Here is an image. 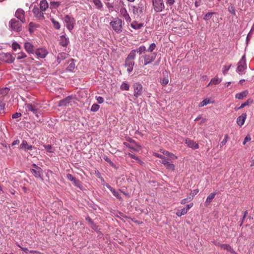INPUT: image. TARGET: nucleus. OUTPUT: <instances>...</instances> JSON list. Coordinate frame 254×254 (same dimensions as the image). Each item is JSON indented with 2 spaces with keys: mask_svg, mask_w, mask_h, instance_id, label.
Here are the masks:
<instances>
[{
  "mask_svg": "<svg viewBox=\"0 0 254 254\" xmlns=\"http://www.w3.org/2000/svg\"><path fill=\"white\" fill-rule=\"evenodd\" d=\"M34 16L39 19L42 20L44 18V14L42 11L38 7H34L32 10Z\"/></svg>",
  "mask_w": 254,
  "mask_h": 254,
  "instance_id": "obj_14",
  "label": "nucleus"
},
{
  "mask_svg": "<svg viewBox=\"0 0 254 254\" xmlns=\"http://www.w3.org/2000/svg\"><path fill=\"white\" fill-rule=\"evenodd\" d=\"M190 200H191L190 197L189 198H184V199L182 200L181 203L182 204H185L186 203L188 202H189Z\"/></svg>",
  "mask_w": 254,
  "mask_h": 254,
  "instance_id": "obj_61",
  "label": "nucleus"
},
{
  "mask_svg": "<svg viewBox=\"0 0 254 254\" xmlns=\"http://www.w3.org/2000/svg\"><path fill=\"white\" fill-rule=\"evenodd\" d=\"M29 252L30 253H31L32 254H42L41 253H40L38 251H30Z\"/></svg>",
  "mask_w": 254,
  "mask_h": 254,
  "instance_id": "obj_64",
  "label": "nucleus"
},
{
  "mask_svg": "<svg viewBox=\"0 0 254 254\" xmlns=\"http://www.w3.org/2000/svg\"><path fill=\"white\" fill-rule=\"evenodd\" d=\"M220 247L221 249L225 250L232 254H236V253L234 249L228 244L220 245Z\"/></svg>",
  "mask_w": 254,
  "mask_h": 254,
  "instance_id": "obj_25",
  "label": "nucleus"
},
{
  "mask_svg": "<svg viewBox=\"0 0 254 254\" xmlns=\"http://www.w3.org/2000/svg\"><path fill=\"white\" fill-rule=\"evenodd\" d=\"M214 12H208L203 17V19L205 21L209 20L211 18L213 14H214Z\"/></svg>",
  "mask_w": 254,
  "mask_h": 254,
  "instance_id": "obj_44",
  "label": "nucleus"
},
{
  "mask_svg": "<svg viewBox=\"0 0 254 254\" xmlns=\"http://www.w3.org/2000/svg\"><path fill=\"white\" fill-rule=\"evenodd\" d=\"M130 26L134 29L138 30L140 29L141 27H143V24L138 23L136 21H133L132 23H131Z\"/></svg>",
  "mask_w": 254,
  "mask_h": 254,
  "instance_id": "obj_31",
  "label": "nucleus"
},
{
  "mask_svg": "<svg viewBox=\"0 0 254 254\" xmlns=\"http://www.w3.org/2000/svg\"><path fill=\"white\" fill-rule=\"evenodd\" d=\"M93 2L97 9H103V5L100 0H93Z\"/></svg>",
  "mask_w": 254,
  "mask_h": 254,
  "instance_id": "obj_32",
  "label": "nucleus"
},
{
  "mask_svg": "<svg viewBox=\"0 0 254 254\" xmlns=\"http://www.w3.org/2000/svg\"><path fill=\"white\" fill-rule=\"evenodd\" d=\"M30 171L35 178L40 179L42 180H43L42 175L43 171L41 168H37V169H30Z\"/></svg>",
  "mask_w": 254,
  "mask_h": 254,
  "instance_id": "obj_11",
  "label": "nucleus"
},
{
  "mask_svg": "<svg viewBox=\"0 0 254 254\" xmlns=\"http://www.w3.org/2000/svg\"><path fill=\"white\" fill-rule=\"evenodd\" d=\"M132 10L134 14L137 16H141L146 10L145 1L140 0L136 5L132 6Z\"/></svg>",
  "mask_w": 254,
  "mask_h": 254,
  "instance_id": "obj_2",
  "label": "nucleus"
},
{
  "mask_svg": "<svg viewBox=\"0 0 254 254\" xmlns=\"http://www.w3.org/2000/svg\"><path fill=\"white\" fill-rule=\"evenodd\" d=\"M152 7L155 12H161L165 9V6L163 0H151Z\"/></svg>",
  "mask_w": 254,
  "mask_h": 254,
  "instance_id": "obj_4",
  "label": "nucleus"
},
{
  "mask_svg": "<svg viewBox=\"0 0 254 254\" xmlns=\"http://www.w3.org/2000/svg\"><path fill=\"white\" fill-rule=\"evenodd\" d=\"M75 67V64L74 62V60L71 59L68 63V66L66 67V70L69 71H72L74 70Z\"/></svg>",
  "mask_w": 254,
  "mask_h": 254,
  "instance_id": "obj_28",
  "label": "nucleus"
},
{
  "mask_svg": "<svg viewBox=\"0 0 254 254\" xmlns=\"http://www.w3.org/2000/svg\"><path fill=\"white\" fill-rule=\"evenodd\" d=\"M134 64V62L133 61L128 59L126 60L125 66L127 67V71L128 73H130L132 71Z\"/></svg>",
  "mask_w": 254,
  "mask_h": 254,
  "instance_id": "obj_20",
  "label": "nucleus"
},
{
  "mask_svg": "<svg viewBox=\"0 0 254 254\" xmlns=\"http://www.w3.org/2000/svg\"><path fill=\"white\" fill-rule=\"evenodd\" d=\"M15 60V58L10 53H0V61L7 64H12Z\"/></svg>",
  "mask_w": 254,
  "mask_h": 254,
  "instance_id": "obj_7",
  "label": "nucleus"
},
{
  "mask_svg": "<svg viewBox=\"0 0 254 254\" xmlns=\"http://www.w3.org/2000/svg\"><path fill=\"white\" fill-rule=\"evenodd\" d=\"M251 139V137L250 135H247L244 139V141L243 142V144L245 145L247 142L250 141Z\"/></svg>",
  "mask_w": 254,
  "mask_h": 254,
  "instance_id": "obj_58",
  "label": "nucleus"
},
{
  "mask_svg": "<svg viewBox=\"0 0 254 254\" xmlns=\"http://www.w3.org/2000/svg\"><path fill=\"white\" fill-rule=\"evenodd\" d=\"M253 103V100L249 99L246 102L242 103L240 106V108H244L246 106L249 105L250 104Z\"/></svg>",
  "mask_w": 254,
  "mask_h": 254,
  "instance_id": "obj_48",
  "label": "nucleus"
},
{
  "mask_svg": "<svg viewBox=\"0 0 254 254\" xmlns=\"http://www.w3.org/2000/svg\"><path fill=\"white\" fill-rule=\"evenodd\" d=\"M104 159L108 163H109L111 166L114 167L115 166V164L109 158H108L107 157H106L105 158H104Z\"/></svg>",
  "mask_w": 254,
  "mask_h": 254,
  "instance_id": "obj_56",
  "label": "nucleus"
},
{
  "mask_svg": "<svg viewBox=\"0 0 254 254\" xmlns=\"http://www.w3.org/2000/svg\"><path fill=\"white\" fill-rule=\"evenodd\" d=\"M73 98L70 97L68 96L65 98L64 100H61L59 102V106H67L69 105H71V102L72 101Z\"/></svg>",
  "mask_w": 254,
  "mask_h": 254,
  "instance_id": "obj_16",
  "label": "nucleus"
},
{
  "mask_svg": "<svg viewBox=\"0 0 254 254\" xmlns=\"http://www.w3.org/2000/svg\"><path fill=\"white\" fill-rule=\"evenodd\" d=\"M100 106L97 104H94L92 105L91 108V111L92 112H97L99 109Z\"/></svg>",
  "mask_w": 254,
  "mask_h": 254,
  "instance_id": "obj_47",
  "label": "nucleus"
},
{
  "mask_svg": "<svg viewBox=\"0 0 254 254\" xmlns=\"http://www.w3.org/2000/svg\"><path fill=\"white\" fill-rule=\"evenodd\" d=\"M66 178L68 180L71 182H72L73 180L75 178L70 174H67L66 175Z\"/></svg>",
  "mask_w": 254,
  "mask_h": 254,
  "instance_id": "obj_57",
  "label": "nucleus"
},
{
  "mask_svg": "<svg viewBox=\"0 0 254 254\" xmlns=\"http://www.w3.org/2000/svg\"><path fill=\"white\" fill-rule=\"evenodd\" d=\"M51 21L53 24L54 27L57 29H59L61 27V25L59 22L56 21L54 19H51Z\"/></svg>",
  "mask_w": 254,
  "mask_h": 254,
  "instance_id": "obj_42",
  "label": "nucleus"
},
{
  "mask_svg": "<svg viewBox=\"0 0 254 254\" xmlns=\"http://www.w3.org/2000/svg\"><path fill=\"white\" fill-rule=\"evenodd\" d=\"M231 66V64L225 65L223 67L222 72L224 75H226Z\"/></svg>",
  "mask_w": 254,
  "mask_h": 254,
  "instance_id": "obj_45",
  "label": "nucleus"
},
{
  "mask_svg": "<svg viewBox=\"0 0 254 254\" xmlns=\"http://www.w3.org/2000/svg\"><path fill=\"white\" fill-rule=\"evenodd\" d=\"M166 74H167V77L165 76L163 78H160V80H159L161 84L163 86H165L166 85H167L169 81V78L168 77L167 72H166Z\"/></svg>",
  "mask_w": 254,
  "mask_h": 254,
  "instance_id": "obj_35",
  "label": "nucleus"
},
{
  "mask_svg": "<svg viewBox=\"0 0 254 254\" xmlns=\"http://www.w3.org/2000/svg\"><path fill=\"white\" fill-rule=\"evenodd\" d=\"M64 21L66 27L68 30L70 31L73 29L75 20L72 17L68 15H66L64 18Z\"/></svg>",
  "mask_w": 254,
  "mask_h": 254,
  "instance_id": "obj_9",
  "label": "nucleus"
},
{
  "mask_svg": "<svg viewBox=\"0 0 254 254\" xmlns=\"http://www.w3.org/2000/svg\"><path fill=\"white\" fill-rule=\"evenodd\" d=\"M214 102L213 101H211L210 99H205L199 104V107H202L204 106L207 105L208 104L213 103Z\"/></svg>",
  "mask_w": 254,
  "mask_h": 254,
  "instance_id": "obj_33",
  "label": "nucleus"
},
{
  "mask_svg": "<svg viewBox=\"0 0 254 254\" xmlns=\"http://www.w3.org/2000/svg\"><path fill=\"white\" fill-rule=\"evenodd\" d=\"M136 52L139 53V55H141L145 51H147L146 47L144 45L140 46L138 49L134 50Z\"/></svg>",
  "mask_w": 254,
  "mask_h": 254,
  "instance_id": "obj_39",
  "label": "nucleus"
},
{
  "mask_svg": "<svg viewBox=\"0 0 254 254\" xmlns=\"http://www.w3.org/2000/svg\"><path fill=\"white\" fill-rule=\"evenodd\" d=\"M24 48L29 54H33L34 49L33 45L30 42H25L24 43Z\"/></svg>",
  "mask_w": 254,
  "mask_h": 254,
  "instance_id": "obj_23",
  "label": "nucleus"
},
{
  "mask_svg": "<svg viewBox=\"0 0 254 254\" xmlns=\"http://www.w3.org/2000/svg\"><path fill=\"white\" fill-rule=\"evenodd\" d=\"M221 82V79L218 78L217 77H215L211 80L210 82L207 85V86H209L211 84H218Z\"/></svg>",
  "mask_w": 254,
  "mask_h": 254,
  "instance_id": "obj_37",
  "label": "nucleus"
},
{
  "mask_svg": "<svg viewBox=\"0 0 254 254\" xmlns=\"http://www.w3.org/2000/svg\"><path fill=\"white\" fill-rule=\"evenodd\" d=\"M68 56V55L64 52H61L58 54L57 57V62L58 64H59L64 59H66Z\"/></svg>",
  "mask_w": 254,
  "mask_h": 254,
  "instance_id": "obj_22",
  "label": "nucleus"
},
{
  "mask_svg": "<svg viewBox=\"0 0 254 254\" xmlns=\"http://www.w3.org/2000/svg\"><path fill=\"white\" fill-rule=\"evenodd\" d=\"M120 13L127 22H130L131 18L128 14L126 8L122 7L120 9Z\"/></svg>",
  "mask_w": 254,
  "mask_h": 254,
  "instance_id": "obj_19",
  "label": "nucleus"
},
{
  "mask_svg": "<svg viewBox=\"0 0 254 254\" xmlns=\"http://www.w3.org/2000/svg\"><path fill=\"white\" fill-rule=\"evenodd\" d=\"M38 27V25L34 22H30L29 24V30L30 32L33 31V30Z\"/></svg>",
  "mask_w": 254,
  "mask_h": 254,
  "instance_id": "obj_41",
  "label": "nucleus"
},
{
  "mask_svg": "<svg viewBox=\"0 0 254 254\" xmlns=\"http://www.w3.org/2000/svg\"><path fill=\"white\" fill-rule=\"evenodd\" d=\"M96 100L97 101L98 103L99 104H102L104 102V98L102 97L101 96H96Z\"/></svg>",
  "mask_w": 254,
  "mask_h": 254,
  "instance_id": "obj_54",
  "label": "nucleus"
},
{
  "mask_svg": "<svg viewBox=\"0 0 254 254\" xmlns=\"http://www.w3.org/2000/svg\"><path fill=\"white\" fill-rule=\"evenodd\" d=\"M156 53H153L150 54H145L143 55L141 57L139 58V62H142L141 58H143V59L144 60L143 65H146L148 64H151L155 60V59H156Z\"/></svg>",
  "mask_w": 254,
  "mask_h": 254,
  "instance_id": "obj_6",
  "label": "nucleus"
},
{
  "mask_svg": "<svg viewBox=\"0 0 254 254\" xmlns=\"http://www.w3.org/2000/svg\"><path fill=\"white\" fill-rule=\"evenodd\" d=\"M106 187L112 192V194L118 199H121V194L116 191L113 188L109 185H106Z\"/></svg>",
  "mask_w": 254,
  "mask_h": 254,
  "instance_id": "obj_24",
  "label": "nucleus"
},
{
  "mask_svg": "<svg viewBox=\"0 0 254 254\" xmlns=\"http://www.w3.org/2000/svg\"><path fill=\"white\" fill-rule=\"evenodd\" d=\"M44 147L45 149L49 152L52 153L54 152L53 148L51 145H44Z\"/></svg>",
  "mask_w": 254,
  "mask_h": 254,
  "instance_id": "obj_46",
  "label": "nucleus"
},
{
  "mask_svg": "<svg viewBox=\"0 0 254 254\" xmlns=\"http://www.w3.org/2000/svg\"><path fill=\"white\" fill-rule=\"evenodd\" d=\"M15 15L18 19L20 20L21 22L24 23L25 22V12L22 9H17L15 12Z\"/></svg>",
  "mask_w": 254,
  "mask_h": 254,
  "instance_id": "obj_13",
  "label": "nucleus"
},
{
  "mask_svg": "<svg viewBox=\"0 0 254 254\" xmlns=\"http://www.w3.org/2000/svg\"><path fill=\"white\" fill-rule=\"evenodd\" d=\"M163 154L165 155L168 156L170 159L175 160L178 158L177 156L175 155L174 154L169 152L168 151H164Z\"/></svg>",
  "mask_w": 254,
  "mask_h": 254,
  "instance_id": "obj_34",
  "label": "nucleus"
},
{
  "mask_svg": "<svg viewBox=\"0 0 254 254\" xmlns=\"http://www.w3.org/2000/svg\"><path fill=\"white\" fill-rule=\"evenodd\" d=\"M247 69V64H246V55H244L238 63V66L236 70V71L239 74H243L245 73V71Z\"/></svg>",
  "mask_w": 254,
  "mask_h": 254,
  "instance_id": "obj_5",
  "label": "nucleus"
},
{
  "mask_svg": "<svg viewBox=\"0 0 254 254\" xmlns=\"http://www.w3.org/2000/svg\"><path fill=\"white\" fill-rule=\"evenodd\" d=\"M229 11L232 13V14L235 15H236V12H235V8L234 6H230L228 8Z\"/></svg>",
  "mask_w": 254,
  "mask_h": 254,
  "instance_id": "obj_53",
  "label": "nucleus"
},
{
  "mask_svg": "<svg viewBox=\"0 0 254 254\" xmlns=\"http://www.w3.org/2000/svg\"><path fill=\"white\" fill-rule=\"evenodd\" d=\"M246 118V113H243L240 116L237 118L236 121L237 124L240 127L242 126L244 124Z\"/></svg>",
  "mask_w": 254,
  "mask_h": 254,
  "instance_id": "obj_21",
  "label": "nucleus"
},
{
  "mask_svg": "<svg viewBox=\"0 0 254 254\" xmlns=\"http://www.w3.org/2000/svg\"><path fill=\"white\" fill-rule=\"evenodd\" d=\"M60 44L63 47H66L69 43V38L66 35H61L59 39Z\"/></svg>",
  "mask_w": 254,
  "mask_h": 254,
  "instance_id": "obj_17",
  "label": "nucleus"
},
{
  "mask_svg": "<svg viewBox=\"0 0 254 254\" xmlns=\"http://www.w3.org/2000/svg\"><path fill=\"white\" fill-rule=\"evenodd\" d=\"M38 58H44L48 55V52L45 48H38L35 52Z\"/></svg>",
  "mask_w": 254,
  "mask_h": 254,
  "instance_id": "obj_12",
  "label": "nucleus"
},
{
  "mask_svg": "<svg viewBox=\"0 0 254 254\" xmlns=\"http://www.w3.org/2000/svg\"><path fill=\"white\" fill-rule=\"evenodd\" d=\"M156 46L154 43L151 44L147 49V51L150 53H152L156 48Z\"/></svg>",
  "mask_w": 254,
  "mask_h": 254,
  "instance_id": "obj_43",
  "label": "nucleus"
},
{
  "mask_svg": "<svg viewBox=\"0 0 254 254\" xmlns=\"http://www.w3.org/2000/svg\"><path fill=\"white\" fill-rule=\"evenodd\" d=\"M228 140V135L226 134L225 135L224 138L221 142L220 145L221 146L224 145L227 142Z\"/></svg>",
  "mask_w": 254,
  "mask_h": 254,
  "instance_id": "obj_52",
  "label": "nucleus"
},
{
  "mask_svg": "<svg viewBox=\"0 0 254 254\" xmlns=\"http://www.w3.org/2000/svg\"><path fill=\"white\" fill-rule=\"evenodd\" d=\"M21 116H22V114L20 113L16 112L12 115V119H17V118L21 117Z\"/></svg>",
  "mask_w": 254,
  "mask_h": 254,
  "instance_id": "obj_55",
  "label": "nucleus"
},
{
  "mask_svg": "<svg viewBox=\"0 0 254 254\" xmlns=\"http://www.w3.org/2000/svg\"><path fill=\"white\" fill-rule=\"evenodd\" d=\"M9 26L11 30L15 32H19L22 29L21 23L15 19H12L9 22Z\"/></svg>",
  "mask_w": 254,
  "mask_h": 254,
  "instance_id": "obj_8",
  "label": "nucleus"
},
{
  "mask_svg": "<svg viewBox=\"0 0 254 254\" xmlns=\"http://www.w3.org/2000/svg\"><path fill=\"white\" fill-rule=\"evenodd\" d=\"M25 106L27 112H32L37 118H39L41 115L40 112L39 111L41 106L39 104L35 103L32 104H26Z\"/></svg>",
  "mask_w": 254,
  "mask_h": 254,
  "instance_id": "obj_1",
  "label": "nucleus"
},
{
  "mask_svg": "<svg viewBox=\"0 0 254 254\" xmlns=\"http://www.w3.org/2000/svg\"><path fill=\"white\" fill-rule=\"evenodd\" d=\"M248 94V91L246 90L243 92L237 93L235 95V97L239 100L243 99L244 98L247 97Z\"/></svg>",
  "mask_w": 254,
  "mask_h": 254,
  "instance_id": "obj_27",
  "label": "nucleus"
},
{
  "mask_svg": "<svg viewBox=\"0 0 254 254\" xmlns=\"http://www.w3.org/2000/svg\"><path fill=\"white\" fill-rule=\"evenodd\" d=\"M185 143L187 144L189 147L193 149H196L199 147V145L197 143L188 138L186 139Z\"/></svg>",
  "mask_w": 254,
  "mask_h": 254,
  "instance_id": "obj_18",
  "label": "nucleus"
},
{
  "mask_svg": "<svg viewBox=\"0 0 254 254\" xmlns=\"http://www.w3.org/2000/svg\"><path fill=\"white\" fill-rule=\"evenodd\" d=\"M12 48L13 50L16 51L18 49H20V46L18 43L14 42L12 45Z\"/></svg>",
  "mask_w": 254,
  "mask_h": 254,
  "instance_id": "obj_49",
  "label": "nucleus"
},
{
  "mask_svg": "<svg viewBox=\"0 0 254 254\" xmlns=\"http://www.w3.org/2000/svg\"><path fill=\"white\" fill-rule=\"evenodd\" d=\"M216 194V192H213L210 193L207 197L206 200L205 202V205L208 206L212 199L215 197V195Z\"/></svg>",
  "mask_w": 254,
  "mask_h": 254,
  "instance_id": "obj_29",
  "label": "nucleus"
},
{
  "mask_svg": "<svg viewBox=\"0 0 254 254\" xmlns=\"http://www.w3.org/2000/svg\"><path fill=\"white\" fill-rule=\"evenodd\" d=\"M136 56V51L132 50L130 51L129 54L128 55L126 59L133 61Z\"/></svg>",
  "mask_w": 254,
  "mask_h": 254,
  "instance_id": "obj_36",
  "label": "nucleus"
},
{
  "mask_svg": "<svg viewBox=\"0 0 254 254\" xmlns=\"http://www.w3.org/2000/svg\"><path fill=\"white\" fill-rule=\"evenodd\" d=\"M27 57L26 54L23 52H21L16 55V59L18 60L23 59Z\"/></svg>",
  "mask_w": 254,
  "mask_h": 254,
  "instance_id": "obj_40",
  "label": "nucleus"
},
{
  "mask_svg": "<svg viewBox=\"0 0 254 254\" xmlns=\"http://www.w3.org/2000/svg\"><path fill=\"white\" fill-rule=\"evenodd\" d=\"M20 148L24 149L25 151H26L31 150L32 146L31 145H29L26 140H23L22 143L20 144Z\"/></svg>",
  "mask_w": 254,
  "mask_h": 254,
  "instance_id": "obj_26",
  "label": "nucleus"
},
{
  "mask_svg": "<svg viewBox=\"0 0 254 254\" xmlns=\"http://www.w3.org/2000/svg\"><path fill=\"white\" fill-rule=\"evenodd\" d=\"M86 220L88 222L89 225H94V222L89 217H87Z\"/></svg>",
  "mask_w": 254,
  "mask_h": 254,
  "instance_id": "obj_62",
  "label": "nucleus"
},
{
  "mask_svg": "<svg viewBox=\"0 0 254 254\" xmlns=\"http://www.w3.org/2000/svg\"><path fill=\"white\" fill-rule=\"evenodd\" d=\"M180 212L184 215L186 214L188 212V211H187V209H186L185 207H184V208L181 209V210H180Z\"/></svg>",
  "mask_w": 254,
  "mask_h": 254,
  "instance_id": "obj_63",
  "label": "nucleus"
},
{
  "mask_svg": "<svg viewBox=\"0 0 254 254\" xmlns=\"http://www.w3.org/2000/svg\"><path fill=\"white\" fill-rule=\"evenodd\" d=\"M48 7V4L46 0H42L40 3V8L42 11H45Z\"/></svg>",
  "mask_w": 254,
  "mask_h": 254,
  "instance_id": "obj_30",
  "label": "nucleus"
},
{
  "mask_svg": "<svg viewBox=\"0 0 254 254\" xmlns=\"http://www.w3.org/2000/svg\"><path fill=\"white\" fill-rule=\"evenodd\" d=\"M72 182L73 183L75 186L78 187H80L81 185V182L79 180H77L76 178H75L72 181Z\"/></svg>",
  "mask_w": 254,
  "mask_h": 254,
  "instance_id": "obj_51",
  "label": "nucleus"
},
{
  "mask_svg": "<svg viewBox=\"0 0 254 254\" xmlns=\"http://www.w3.org/2000/svg\"><path fill=\"white\" fill-rule=\"evenodd\" d=\"M120 89L122 90L128 91L129 89V85L127 82H123L120 86Z\"/></svg>",
  "mask_w": 254,
  "mask_h": 254,
  "instance_id": "obj_38",
  "label": "nucleus"
},
{
  "mask_svg": "<svg viewBox=\"0 0 254 254\" xmlns=\"http://www.w3.org/2000/svg\"><path fill=\"white\" fill-rule=\"evenodd\" d=\"M128 156L132 158V159H135L136 160H137V161H140V160L137 157H136V156H135L133 154H130V153H128Z\"/></svg>",
  "mask_w": 254,
  "mask_h": 254,
  "instance_id": "obj_60",
  "label": "nucleus"
},
{
  "mask_svg": "<svg viewBox=\"0 0 254 254\" xmlns=\"http://www.w3.org/2000/svg\"><path fill=\"white\" fill-rule=\"evenodd\" d=\"M154 156L157 157H158L159 158H161L162 159V160H165L166 159V158L164 156L161 155L160 154L157 153H154Z\"/></svg>",
  "mask_w": 254,
  "mask_h": 254,
  "instance_id": "obj_59",
  "label": "nucleus"
},
{
  "mask_svg": "<svg viewBox=\"0 0 254 254\" xmlns=\"http://www.w3.org/2000/svg\"><path fill=\"white\" fill-rule=\"evenodd\" d=\"M165 2H166L167 5H168L169 6H171L174 4L175 0H165Z\"/></svg>",
  "mask_w": 254,
  "mask_h": 254,
  "instance_id": "obj_50",
  "label": "nucleus"
},
{
  "mask_svg": "<svg viewBox=\"0 0 254 254\" xmlns=\"http://www.w3.org/2000/svg\"><path fill=\"white\" fill-rule=\"evenodd\" d=\"M113 29L117 33H120L122 31V21L119 18H116L110 23Z\"/></svg>",
  "mask_w": 254,
  "mask_h": 254,
  "instance_id": "obj_3",
  "label": "nucleus"
},
{
  "mask_svg": "<svg viewBox=\"0 0 254 254\" xmlns=\"http://www.w3.org/2000/svg\"><path fill=\"white\" fill-rule=\"evenodd\" d=\"M133 87L134 89L133 95L135 98H138L142 95L143 87L141 83L136 82L133 84Z\"/></svg>",
  "mask_w": 254,
  "mask_h": 254,
  "instance_id": "obj_10",
  "label": "nucleus"
},
{
  "mask_svg": "<svg viewBox=\"0 0 254 254\" xmlns=\"http://www.w3.org/2000/svg\"><path fill=\"white\" fill-rule=\"evenodd\" d=\"M160 162L163 164L168 170L171 171H174L175 170V165L172 163L169 162L167 158L165 160L160 161Z\"/></svg>",
  "mask_w": 254,
  "mask_h": 254,
  "instance_id": "obj_15",
  "label": "nucleus"
}]
</instances>
